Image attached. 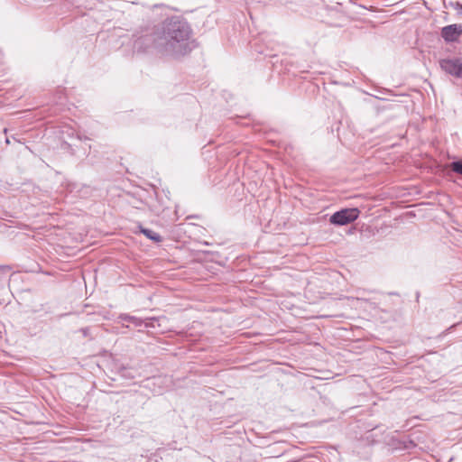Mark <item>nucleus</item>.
<instances>
[{
    "label": "nucleus",
    "instance_id": "f257e3e1",
    "mask_svg": "<svg viewBox=\"0 0 462 462\" xmlns=\"http://www.w3.org/2000/svg\"><path fill=\"white\" fill-rule=\"evenodd\" d=\"M189 24L180 17L165 20L156 32L154 46L159 51L175 55H188L198 47L191 38Z\"/></svg>",
    "mask_w": 462,
    "mask_h": 462
},
{
    "label": "nucleus",
    "instance_id": "f03ea898",
    "mask_svg": "<svg viewBox=\"0 0 462 462\" xmlns=\"http://www.w3.org/2000/svg\"><path fill=\"white\" fill-rule=\"evenodd\" d=\"M359 216L357 208H344L335 212L330 217V223L336 226H345L354 222Z\"/></svg>",
    "mask_w": 462,
    "mask_h": 462
},
{
    "label": "nucleus",
    "instance_id": "7ed1b4c3",
    "mask_svg": "<svg viewBox=\"0 0 462 462\" xmlns=\"http://www.w3.org/2000/svg\"><path fill=\"white\" fill-rule=\"evenodd\" d=\"M440 34L446 42H455L462 34V24L454 23L444 26Z\"/></svg>",
    "mask_w": 462,
    "mask_h": 462
},
{
    "label": "nucleus",
    "instance_id": "20e7f679",
    "mask_svg": "<svg viewBox=\"0 0 462 462\" xmlns=\"http://www.w3.org/2000/svg\"><path fill=\"white\" fill-rule=\"evenodd\" d=\"M439 65L447 73L462 79V60H439Z\"/></svg>",
    "mask_w": 462,
    "mask_h": 462
},
{
    "label": "nucleus",
    "instance_id": "39448f33",
    "mask_svg": "<svg viewBox=\"0 0 462 462\" xmlns=\"http://www.w3.org/2000/svg\"><path fill=\"white\" fill-rule=\"evenodd\" d=\"M118 319L121 320L131 322L135 327H140L143 324V320L142 319L128 314H120Z\"/></svg>",
    "mask_w": 462,
    "mask_h": 462
},
{
    "label": "nucleus",
    "instance_id": "423d86ee",
    "mask_svg": "<svg viewBox=\"0 0 462 462\" xmlns=\"http://www.w3.org/2000/svg\"><path fill=\"white\" fill-rule=\"evenodd\" d=\"M141 232H142V233H143V234L147 238L151 239L152 241H154V242H157V243L162 241V236H161L158 233H156V232H154V231H152V230H151V229H148V228H142V229H141Z\"/></svg>",
    "mask_w": 462,
    "mask_h": 462
},
{
    "label": "nucleus",
    "instance_id": "0eeeda50",
    "mask_svg": "<svg viewBox=\"0 0 462 462\" xmlns=\"http://www.w3.org/2000/svg\"><path fill=\"white\" fill-rule=\"evenodd\" d=\"M450 168L454 172L462 175V160L452 162Z\"/></svg>",
    "mask_w": 462,
    "mask_h": 462
},
{
    "label": "nucleus",
    "instance_id": "6e6552de",
    "mask_svg": "<svg viewBox=\"0 0 462 462\" xmlns=\"http://www.w3.org/2000/svg\"><path fill=\"white\" fill-rule=\"evenodd\" d=\"M456 8H457V9H458V8H459V9H461V10H462V5H461V4H459V3H457V4H456Z\"/></svg>",
    "mask_w": 462,
    "mask_h": 462
},
{
    "label": "nucleus",
    "instance_id": "1a4fd4ad",
    "mask_svg": "<svg viewBox=\"0 0 462 462\" xmlns=\"http://www.w3.org/2000/svg\"><path fill=\"white\" fill-rule=\"evenodd\" d=\"M276 57V54H271L269 55V58H275Z\"/></svg>",
    "mask_w": 462,
    "mask_h": 462
}]
</instances>
